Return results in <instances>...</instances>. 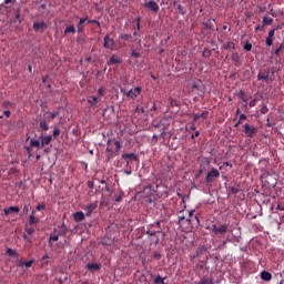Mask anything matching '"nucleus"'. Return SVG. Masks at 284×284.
Returning a JSON list of instances; mask_svg holds the SVG:
<instances>
[{
  "label": "nucleus",
  "instance_id": "1",
  "mask_svg": "<svg viewBox=\"0 0 284 284\" xmlns=\"http://www.w3.org/2000/svg\"><path fill=\"white\" fill-rule=\"evenodd\" d=\"M146 234L151 245H159L165 239V232L161 229V222L150 224Z\"/></svg>",
  "mask_w": 284,
  "mask_h": 284
},
{
  "label": "nucleus",
  "instance_id": "2",
  "mask_svg": "<svg viewBox=\"0 0 284 284\" xmlns=\"http://www.w3.org/2000/svg\"><path fill=\"white\" fill-rule=\"evenodd\" d=\"M262 179L263 181H265V183H267L270 187H276V183H278V174H276V172L274 171L272 172L265 171L262 174Z\"/></svg>",
  "mask_w": 284,
  "mask_h": 284
},
{
  "label": "nucleus",
  "instance_id": "3",
  "mask_svg": "<svg viewBox=\"0 0 284 284\" xmlns=\"http://www.w3.org/2000/svg\"><path fill=\"white\" fill-rule=\"evenodd\" d=\"M257 133H258V128H256L252 124H248V123L244 124V134H245V136H248L250 139H252Z\"/></svg>",
  "mask_w": 284,
  "mask_h": 284
},
{
  "label": "nucleus",
  "instance_id": "4",
  "mask_svg": "<svg viewBox=\"0 0 284 284\" xmlns=\"http://www.w3.org/2000/svg\"><path fill=\"white\" fill-rule=\"evenodd\" d=\"M141 92H143V89H141V87H135L134 89L129 90L125 94L128 99H132V101H134L141 97Z\"/></svg>",
  "mask_w": 284,
  "mask_h": 284
},
{
  "label": "nucleus",
  "instance_id": "5",
  "mask_svg": "<svg viewBox=\"0 0 284 284\" xmlns=\"http://www.w3.org/2000/svg\"><path fill=\"white\" fill-rule=\"evenodd\" d=\"M219 176H221V172H219V170L212 168L206 174L205 182L212 183L214 181V179H219Z\"/></svg>",
  "mask_w": 284,
  "mask_h": 284
},
{
  "label": "nucleus",
  "instance_id": "6",
  "mask_svg": "<svg viewBox=\"0 0 284 284\" xmlns=\"http://www.w3.org/2000/svg\"><path fill=\"white\" fill-rule=\"evenodd\" d=\"M104 48L106 50H116V43L114 42V38H112L110 34H106L104 37Z\"/></svg>",
  "mask_w": 284,
  "mask_h": 284
},
{
  "label": "nucleus",
  "instance_id": "7",
  "mask_svg": "<svg viewBox=\"0 0 284 284\" xmlns=\"http://www.w3.org/2000/svg\"><path fill=\"white\" fill-rule=\"evenodd\" d=\"M144 8H149L152 12H159V4L154 0L145 2Z\"/></svg>",
  "mask_w": 284,
  "mask_h": 284
},
{
  "label": "nucleus",
  "instance_id": "8",
  "mask_svg": "<svg viewBox=\"0 0 284 284\" xmlns=\"http://www.w3.org/2000/svg\"><path fill=\"white\" fill-rule=\"evenodd\" d=\"M214 234H225L227 232V225L222 224L220 226L213 225Z\"/></svg>",
  "mask_w": 284,
  "mask_h": 284
},
{
  "label": "nucleus",
  "instance_id": "9",
  "mask_svg": "<svg viewBox=\"0 0 284 284\" xmlns=\"http://www.w3.org/2000/svg\"><path fill=\"white\" fill-rule=\"evenodd\" d=\"M260 278L264 282H271V280H273V275L270 272L262 271V273H260Z\"/></svg>",
  "mask_w": 284,
  "mask_h": 284
},
{
  "label": "nucleus",
  "instance_id": "10",
  "mask_svg": "<svg viewBox=\"0 0 284 284\" xmlns=\"http://www.w3.org/2000/svg\"><path fill=\"white\" fill-rule=\"evenodd\" d=\"M19 206H9L8 209H4L3 212L6 216H8V214H19Z\"/></svg>",
  "mask_w": 284,
  "mask_h": 284
},
{
  "label": "nucleus",
  "instance_id": "11",
  "mask_svg": "<svg viewBox=\"0 0 284 284\" xmlns=\"http://www.w3.org/2000/svg\"><path fill=\"white\" fill-rule=\"evenodd\" d=\"M87 270H89L91 272H98L99 270H101V264H99V263H89V264H87Z\"/></svg>",
  "mask_w": 284,
  "mask_h": 284
},
{
  "label": "nucleus",
  "instance_id": "12",
  "mask_svg": "<svg viewBox=\"0 0 284 284\" xmlns=\"http://www.w3.org/2000/svg\"><path fill=\"white\" fill-rule=\"evenodd\" d=\"M45 28L47 26L44 21H39L33 23V30H36V32H39V30H45Z\"/></svg>",
  "mask_w": 284,
  "mask_h": 284
},
{
  "label": "nucleus",
  "instance_id": "13",
  "mask_svg": "<svg viewBox=\"0 0 284 284\" xmlns=\"http://www.w3.org/2000/svg\"><path fill=\"white\" fill-rule=\"evenodd\" d=\"M121 63V60L116 55H111L110 60L108 61V65H116Z\"/></svg>",
  "mask_w": 284,
  "mask_h": 284
},
{
  "label": "nucleus",
  "instance_id": "14",
  "mask_svg": "<svg viewBox=\"0 0 284 284\" xmlns=\"http://www.w3.org/2000/svg\"><path fill=\"white\" fill-rule=\"evenodd\" d=\"M73 219L77 222H81V221H83V219H85V214L81 211H78L73 214Z\"/></svg>",
  "mask_w": 284,
  "mask_h": 284
},
{
  "label": "nucleus",
  "instance_id": "15",
  "mask_svg": "<svg viewBox=\"0 0 284 284\" xmlns=\"http://www.w3.org/2000/svg\"><path fill=\"white\" fill-rule=\"evenodd\" d=\"M36 214H37V211L33 210L29 217L30 225H36V223H39V219H37Z\"/></svg>",
  "mask_w": 284,
  "mask_h": 284
},
{
  "label": "nucleus",
  "instance_id": "16",
  "mask_svg": "<svg viewBox=\"0 0 284 284\" xmlns=\"http://www.w3.org/2000/svg\"><path fill=\"white\" fill-rule=\"evenodd\" d=\"M95 207H97V203H91L89 206L84 207V211L87 212L85 214L88 216H91Z\"/></svg>",
  "mask_w": 284,
  "mask_h": 284
},
{
  "label": "nucleus",
  "instance_id": "17",
  "mask_svg": "<svg viewBox=\"0 0 284 284\" xmlns=\"http://www.w3.org/2000/svg\"><path fill=\"white\" fill-rule=\"evenodd\" d=\"M231 59L235 65H241V55L237 52L233 53Z\"/></svg>",
  "mask_w": 284,
  "mask_h": 284
},
{
  "label": "nucleus",
  "instance_id": "18",
  "mask_svg": "<svg viewBox=\"0 0 284 284\" xmlns=\"http://www.w3.org/2000/svg\"><path fill=\"white\" fill-rule=\"evenodd\" d=\"M57 241H59V233L54 231L50 234L49 243H57Z\"/></svg>",
  "mask_w": 284,
  "mask_h": 284
},
{
  "label": "nucleus",
  "instance_id": "19",
  "mask_svg": "<svg viewBox=\"0 0 284 284\" xmlns=\"http://www.w3.org/2000/svg\"><path fill=\"white\" fill-rule=\"evenodd\" d=\"M51 141H52V135H45L41 140V148H44V145H49V143H51Z\"/></svg>",
  "mask_w": 284,
  "mask_h": 284
},
{
  "label": "nucleus",
  "instance_id": "20",
  "mask_svg": "<svg viewBox=\"0 0 284 284\" xmlns=\"http://www.w3.org/2000/svg\"><path fill=\"white\" fill-rule=\"evenodd\" d=\"M30 145H31V148H39V149L42 148L41 146V141H39V140L34 139V138L30 139Z\"/></svg>",
  "mask_w": 284,
  "mask_h": 284
},
{
  "label": "nucleus",
  "instance_id": "21",
  "mask_svg": "<svg viewBox=\"0 0 284 284\" xmlns=\"http://www.w3.org/2000/svg\"><path fill=\"white\" fill-rule=\"evenodd\" d=\"M89 105H97L99 103V97H90L88 98Z\"/></svg>",
  "mask_w": 284,
  "mask_h": 284
},
{
  "label": "nucleus",
  "instance_id": "22",
  "mask_svg": "<svg viewBox=\"0 0 284 284\" xmlns=\"http://www.w3.org/2000/svg\"><path fill=\"white\" fill-rule=\"evenodd\" d=\"M85 21H88V18L80 19V21L78 23V32H83V23H85Z\"/></svg>",
  "mask_w": 284,
  "mask_h": 284
},
{
  "label": "nucleus",
  "instance_id": "23",
  "mask_svg": "<svg viewBox=\"0 0 284 284\" xmlns=\"http://www.w3.org/2000/svg\"><path fill=\"white\" fill-rule=\"evenodd\" d=\"M70 32H71V33L77 32V29L74 28L73 24L68 26V27L65 28V30H64V34H70Z\"/></svg>",
  "mask_w": 284,
  "mask_h": 284
},
{
  "label": "nucleus",
  "instance_id": "24",
  "mask_svg": "<svg viewBox=\"0 0 284 284\" xmlns=\"http://www.w3.org/2000/svg\"><path fill=\"white\" fill-rule=\"evenodd\" d=\"M274 23V20L270 17H264L263 18V26H272Z\"/></svg>",
  "mask_w": 284,
  "mask_h": 284
},
{
  "label": "nucleus",
  "instance_id": "25",
  "mask_svg": "<svg viewBox=\"0 0 284 284\" xmlns=\"http://www.w3.org/2000/svg\"><path fill=\"white\" fill-rule=\"evenodd\" d=\"M225 50H235L236 49V44H234V42H227L224 45Z\"/></svg>",
  "mask_w": 284,
  "mask_h": 284
},
{
  "label": "nucleus",
  "instance_id": "26",
  "mask_svg": "<svg viewBox=\"0 0 284 284\" xmlns=\"http://www.w3.org/2000/svg\"><path fill=\"white\" fill-rule=\"evenodd\" d=\"M34 261H32V260H30V261H28V262H20V266H24V267H27V268H30L31 266H32V263H33Z\"/></svg>",
  "mask_w": 284,
  "mask_h": 284
},
{
  "label": "nucleus",
  "instance_id": "27",
  "mask_svg": "<svg viewBox=\"0 0 284 284\" xmlns=\"http://www.w3.org/2000/svg\"><path fill=\"white\" fill-rule=\"evenodd\" d=\"M40 128H41V130H50V126L48 125V122H45V120H42L41 122H40Z\"/></svg>",
  "mask_w": 284,
  "mask_h": 284
},
{
  "label": "nucleus",
  "instance_id": "28",
  "mask_svg": "<svg viewBox=\"0 0 284 284\" xmlns=\"http://www.w3.org/2000/svg\"><path fill=\"white\" fill-rule=\"evenodd\" d=\"M194 212L195 210L189 211V219H186V223H189V225L192 223V217L194 216Z\"/></svg>",
  "mask_w": 284,
  "mask_h": 284
},
{
  "label": "nucleus",
  "instance_id": "29",
  "mask_svg": "<svg viewBox=\"0 0 284 284\" xmlns=\"http://www.w3.org/2000/svg\"><path fill=\"white\" fill-rule=\"evenodd\" d=\"M153 283L155 284H164V278L160 277V275L158 277H155V280H153Z\"/></svg>",
  "mask_w": 284,
  "mask_h": 284
},
{
  "label": "nucleus",
  "instance_id": "30",
  "mask_svg": "<svg viewBox=\"0 0 284 284\" xmlns=\"http://www.w3.org/2000/svg\"><path fill=\"white\" fill-rule=\"evenodd\" d=\"M121 39H124V41H132V34H122Z\"/></svg>",
  "mask_w": 284,
  "mask_h": 284
},
{
  "label": "nucleus",
  "instance_id": "31",
  "mask_svg": "<svg viewBox=\"0 0 284 284\" xmlns=\"http://www.w3.org/2000/svg\"><path fill=\"white\" fill-rule=\"evenodd\" d=\"M122 159H134V153H125L122 155Z\"/></svg>",
  "mask_w": 284,
  "mask_h": 284
},
{
  "label": "nucleus",
  "instance_id": "32",
  "mask_svg": "<svg viewBox=\"0 0 284 284\" xmlns=\"http://www.w3.org/2000/svg\"><path fill=\"white\" fill-rule=\"evenodd\" d=\"M98 94H99L100 98H101V97H104V94H105V89H103V87H101V88L98 90Z\"/></svg>",
  "mask_w": 284,
  "mask_h": 284
},
{
  "label": "nucleus",
  "instance_id": "33",
  "mask_svg": "<svg viewBox=\"0 0 284 284\" xmlns=\"http://www.w3.org/2000/svg\"><path fill=\"white\" fill-rule=\"evenodd\" d=\"M261 114H267L268 112V109H267V105H263L260 110Z\"/></svg>",
  "mask_w": 284,
  "mask_h": 284
},
{
  "label": "nucleus",
  "instance_id": "34",
  "mask_svg": "<svg viewBox=\"0 0 284 284\" xmlns=\"http://www.w3.org/2000/svg\"><path fill=\"white\" fill-rule=\"evenodd\" d=\"M61 134V130L59 128L53 129V136H59Z\"/></svg>",
  "mask_w": 284,
  "mask_h": 284
},
{
  "label": "nucleus",
  "instance_id": "35",
  "mask_svg": "<svg viewBox=\"0 0 284 284\" xmlns=\"http://www.w3.org/2000/svg\"><path fill=\"white\" fill-rule=\"evenodd\" d=\"M244 50H246L247 52H250V50H252V43L247 42L244 44Z\"/></svg>",
  "mask_w": 284,
  "mask_h": 284
},
{
  "label": "nucleus",
  "instance_id": "36",
  "mask_svg": "<svg viewBox=\"0 0 284 284\" xmlns=\"http://www.w3.org/2000/svg\"><path fill=\"white\" fill-rule=\"evenodd\" d=\"M36 210H37L38 212H41V210H45V204H38L37 207H36Z\"/></svg>",
  "mask_w": 284,
  "mask_h": 284
},
{
  "label": "nucleus",
  "instance_id": "37",
  "mask_svg": "<svg viewBox=\"0 0 284 284\" xmlns=\"http://www.w3.org/2000/svg\"><path fill=\"white\" fill-rule=\"evenodd\" d=\"M131 57H134V59H139V57H141V53H139L138 51L133 50L131 53Z\"/></svg>",
  "mask_w": 284,
  "mask_h": 284
},
{
  "label": "nucleus",
  "instance_id": "38",
  "mask_svg": "<svg viewBox=\"0 0 284 284\" xmlns=\"http://www.w3.org/2000/svg\"><path fill=\"white\" fill-rule=\"evenodd\" d=\"M30 212V204L23 206V214H28Z\"/></svg>",
  "mask_w": 284,
  "mask_h": 284
},
{
  "label": "nucleus",
  "instance_id": "39",
  "mask_svg": "<svg viewBox=\"0 0 284 284\" xmlns=\"http://www.w3.org/2000/svg\"><path fill=\"white\" fill-rule=\"evenodd\" d=\"M136 28L138 30H141V17L136 18Z\"/></svg>",
  "mask_w": 284,
  "mask_h": 284
},
{
  "label": "nucleus",
  "instance_id": "40",
  "mask_svg": "<svg viewBox=\"0 0 284 284\" xmlns=\"http://www.w3.org/2000/svg\"><path fill=\"white\" fill-rule=\"evenodd\" d=\"M274 43V40L272 38H266V45H272Z\"/></svg>",
  "mask_w": 284,
  "mask_h": 284
},
{
  "label": "nucleus",
  "instance_id": "41",
  "mask_svg": "<svg viewBox=\"0 0 284 284\" xmlns=\"http://www.w3.org/2000/svg\"><path fill=\"white\" fill-rule=\"evenodd\" d=\"M245 119H247V115H245V113L240 114L239 123H241V121H245Z\"/></svg>",
  "mask_w": 284,
  "mask_h": 284
},
{
  "label": "nucleus",
  "instance_id": "42",
  "mask_svg": "<svg viewBox=\"0 0 284 284\" xmlns=\"http://www.w3.org/2000/svg\"><path fill=\"white\" fill-rule=\"evenodd\" d=\"M121 201H123V193H121V194L115 199V203H121Z\"/></svg>",
  "mask_w": 284,
  "mask_h": 284
},
{
  "label": "nucleus",
  "instance_id": "43",
  "mask_svg": "<svg viewBox=\"0 0 284 284\" xmlns=\"http://www.w3.org/2000/svg\"><path fill=\"white\" fill-rule=\"evenodd\" d=\"M256 99L251 100L248 103L250 108H254V105H256Z\"/></svg>",
  "mask_w": 284,
  "mask_h": 284
},
{
  "label": "nucleus",
  "instance_id": "44",
  "mask_svg": "<svg viewBox=\"0 0 284 284\" xmlns=\"http://www.w3.org/2000/svg\"><path fill=\"white\" fill-rule=\"evenodd\" d=\"M207 114H209L207 111H203V112L200 114V116H201V119H207Z\"/></svg>",
  "mask_w": 284,
  "mask_h": 284
},
{
  "label": "nucleus",
  "instance_id": "45",
  "mask_svg": "<svg viewBox=\"0 0 284 284\" xmlns=\"http://www.w3.org/2000/svg\"><path fill=\"white\" fill-rule=\"evenodd\" d=\"M200 284H214V283H212V281L210 280H202L200 281Z\"/></svg>",
  "mask_w": 284,
  "mask_h": 284
},
{
  "label": "nucleus",
  "instance_id": "46",
  "mask_svg": "<svg viewBox=\"0 0 284 284\" xmlns=\"http://www.w3.org/2000/svg\"><path fill=\"white\" fill-rule=\"evenodd\" d=\"M19 22V23H21L23 20L21 19V14H19V13H17L16 14V22Z\"/></svg>",
  "mask_w": 284,
  "mask_h": 284
},
{
  "label": "nucleus",
  "instance_id": "47",
  "mask_svg": "<svg viewBox=\"0 0 284 284\" xmlns=\"http://www.w3.org/2000/svg\"><path fill=\"white\" fill-rule=\"evenodd\" d=\"M183 212H180V215H179V221L180 223H182V221H185V215H182Z\"/></svg>",
  "mask_w": 284,
  "mask_h": 284
},
{
  "label": "nucleus",
  "instance_id": "48",
  "mask_svg": "<svg viewBox=\"0 0 284 284\" xmlns=\"http://www.w3.org/2000/svg\"><path fill=\"white\" fill-rule=\"evenodd\" d=\"M59 114V112H51L50 113V119H57V115Z\"/></svg>",
  "mask_w": 284,
  "mask_h": 284
},
{
  "label": "nucleus",
  "instance_id": "49",
  "mask_svg": "<svg viewBox=\"0 0 284 284\" xmlns=\"http://www.w3.org/2000/svg\"><path fill=\"white\" fill-rule=\"evenodd\" d=\"M7 252H8V255H9V256H16V251H13V250H8Z\"/></svg>",
  "mask_w": 284,
  "mask_h": 284
},
{
  "label": "nucleus",
  "instance_id": "50",
  "mask_svg": "<svg viewBox=\"0 0 284 284\" xmlns=\"http://www.w3.org/2000/svg\"><path fill=\"white\" fill-rule=\"evenodd\" d=\"M114 145H115L116 150H121V142L120 141H115Z\"/></svg>",
  "mask_w": 284,
  "mask_h": 284
},
{
  "label": "nucleus",
  "instance_id": "51",
  "mask_svg": "<svg viewBox=\"0 0 284 284\" xmlns=\"http://www.w3.org/2000/svg\"><path fill=\"white\" fill-rule=\"evenodd\" d=\"M257 79H258V81H263V79H267V75L258 74V75H257Z\"/></svg>",
  "mask_w": 284,
  "mask_h": 284
},
{
  "label": "nucleus",
  "instance_id": "52",
  "mask_svg": "<svg viewBox=\"0 0 284 284\" xmlns=\"http://www.w3.org/2000/svg\"><path fill=\"white\" fill-rule=\"evenodd\" d=\"M268 39H274V30H271L270 32H268V37H267Z\"/></svg>",
  "mask_w": 284,
  "mask_h": 284
},
{
  "label": "nucleus",
  "instance_id": "53",
  "mask_svg": "<svg viewBox=\"0 0 284 284\" xmlns=\"http://www.w3.org/2000/svg\"><path fill=\"white\" fill-rule=\"evenodd\" d=\"M283 49V45H281L278 49L275 50V54L276 57H278V54H281V50Z\"/></svg>",
  "mask_w": 284,
  "mask_h": 284
},
{
  "label": "nucleus",
  "instance_id": "54",
  "mask_svg": "<svg viewBox=\"0 0 284 284\" xmlns=\"http://www.w3.org/2000/svg\"><path fill=\"white\" fill-rule=\"evenodd\" d=\"M88 23H97V26H99V28H101V22L93 20V21H88Z\"/></svg>",
  "mask_w": 284,
  "mask_h": 284
},
{
  "label": "nucleus",
  "instance_id": "55",
  "mask_svg": "<svg viewBox=\"0 0 284 284\" xmlns=\"http://www.w3.org/2000/svg\"><path fill=\"white\" fill-rule=\"evenodd\" d=\"M199 119H201V114L199 113L194 114V121H199Z\"/></svg>",
  "mask_w": 284,
  "mask_h": 284
},
{
  "label": "nucleus",
  "instance_id": "56",
  "mask_svg": "<svg viewBox=\"0 0 284 284\" xmlns=\"http://www.w3.org/2000/svg\"><path fill=\"white\" fill-rule=\"evenodd\" d=\"M88 186L92 190L93 187H94V183H92V182H88Z\"/></svg>",
  "mask_w": 284,
  "mask_h": 284
},
{
  "label": "nucleus",
  "instance_id": "57",
  "mask_svg": "<svg viewBox=\"0 0 284 284\" xmlns=\"http://www.w3.org/2000/svg\"><path fill=\"white\" fill-rule=\"evenodd\" d=\"M201 134L199 131L195 132V134H192L191 138L194 139L195 136H199Z\"/></svg>",
  "mask_w": 284,
  "mask_h": 284
},
{
  "label": "nucleus",
  "instance_id": "58",
  "mask_svg": "<svg viewBox=\"0 0 284 284\" xmlns=\"http://www.w3.org/2000/svg\"><path fill=\"white\" fill-rule=\"evenodd\" d=\"M4 116L10 118V111H4Z\"/></svg>",
  "mask_w": 284,
  "mask_h": 284
},
{
  "label": "nucleus",
  "instance_id": "59",
  "mask_svg": "<svg viewBox=\"0 0 284 284\" xmlns=\"http://www.w3.org/2000/svg\"><path fill=\"white\" fill-rule=\"evenodd\" d=\"M153 257H154L155 260H160V254L155 253V254L153 255Z\"/></svg>",
  "mask_w": 284,
  "mask_h": 284
},
{
  "label": "nucleus",
  "instance_id": "60",
  "mask_svg": "<svg viewBox=\"0 0 284 284\" xmlns=\"http://www.w3.org/2000/svg\"><path fill=\"white\" fill-rule=\"evenodd\" d=\"M27 232H28V234H32V232H34V230L29 229V230H27Z\"/></svg>",
  "mask_w": 284,
  "mask_h": 284
},
{
  "label": "nucleus",
  "instance_id": "61",
  "mask_svg": "<svg viewBox=\"0 0 284 284\" xmlns=\"http://www.w3.org/2000/svg\"><path fill=\"white\" fill-rule=\"evenodd\" d=\"M190 130H196V125L192 124V125L190 126Z\"/></svg>",
  "mask_w": 284,
  "mask_h": 284
},
{
  "label": "nucleus",
  "instance_id": "62",
  "mask_svg": "<svg viewBox=\"0 0 284 284\" xmlns=\"http://www.w3.org/2000/svg\"><path fill=\"white\" fill-rule=\"evenodd\" d=\"M204 55L210 57V51H204Z\"/></svg>",
  "mask_w": 284,
  "mask_h": 284
},
{
  "label": "nucleus",
  "instance_id": "63",
  "mask_svg": "<svg viewBox=\"0 0 284 284\" xmlns=\"http://www.w3.org/2000/svg\"><path fill=\"white\" fill-rule=\"evenodd\" d=\"M120 92H121L122 94H125V89H120Z\"/></svg>",
  "mask_w": 284,
  "mask_h": 284
},
{
  "label": "nucleus",
  "instance_id": "64",
  "mask_svg": "<svg viewBox=\"0 0 284 284\" xmlns=\"http://www.w3.org/2000/svg\"><path fill=\"white\" fill-rule=\"evenodd\" d=\"M258 30H261V27L257 26V27L255 28V32H258Z\"/></svg>",
  "mask_w": 284,
  "mask_h": 284
}]
</instances>
